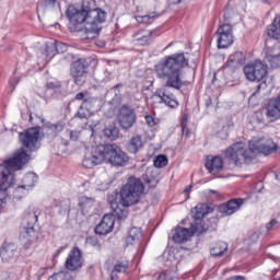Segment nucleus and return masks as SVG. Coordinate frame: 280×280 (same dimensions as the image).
Returning a JSON list of instances; mask_svg holds the SVG:
<instances>
[{"label": "nucleus", "mask_w": 280, "mask_h": 280, "mask_svg": "<svg viewBox=\"0 0 280 280\" xmlns=\"http://www.w3.org/2000/svg\"><path fill=\"white\" fill-rule=\"evenodd\" d=\"M40 119V121H45V119H43V118H39Z\"/></svg>", "instance_id": "59"}, {"label": "nucleus", "mask_w": 280, "mask_h": 280, "mask_svg": "<svg viewBox=\"0 0 280 280\" xmlns=\"http://www.w3.org/2000/svg\"><path fill=\"white\" fill-rule=\"evenodd\" d=\"M70 141H78L80 139V131H69Z\"/></svg>", "instance_id": "44"}, {"label": "nucleus", "mask_w": 280, "mask_h": 280, "mask_svg": "<svg viewBox=\"0 0 280 280\" xmlns=\"http://www.w3.org/2000/svg\"><path fill=\"white\" fill-rule=\"evenodd\" d=\"M266 117L271 122L279 121L280 119V94L269 100L266 106Z\"/></svg>", "instance_id": "16"}, {"label": "nucleus", "mask_w": 280, "mask_h": 280, "mask_svg": "<svg viewBox=\"0 0 280 280\" xmlns=\"http://www.w3.org/2000/svg\"><path fill=\"white\" fill-rule=\"evenodd\" d=\"M124 86V84L121 83H118L116 84L112 91H114L115 93V96L112 98V101L108 103V106H110L112 104H115L113 105L110 108H109V117H113V115H115V110L117 108V106H119V104H121V92L119 91V89H121Z\"/></svg>", "instance_id": "23"}, {"label": "nucleus", "mask_w": 280, "mask_h": 280, "mask_svg": "<svg viewBox=\"0 0 280 280\" xmlns=\"http://www.w3.org/2000/svg\"><path fill=\"white\" fill-rule=\"evenodd\" d=\"M115 220L124 222V220H119L115 214V210H113L112 214H105L94 230L96 235H108V233H113V229H115Z\"/></svg>", "instance_id": "14"}, {"label": "nucleus", "mask_w": 280, "mask_h": 280, "mask_svg": "<svg viewBox=\"0 0 280 280\" xmlns=\"http://www.w3.org/2000/svg\"><path fill=\"white\" fill-rule=\"evenodd\" d=\"M206 167L210 174H219L224 167V160L222 156H214L210 161H207Z\"/></svg>", "instance_id": "21"}, {"label": "nucleus", "mask_w": 280, "mask_h": 280, "mask_svg": "<svg viewBox=\"0 0 280 280\" xmlns=\"http://www.w3.org/2000/svg\"><path fill=\"white\" fill-rule=\"evenodd\" d=\"M275 224H277L276 219H273L269 223H267V225H266L267 231H270V229H272L275 226Z\"/></svg>", "instance_id": "48"}, {"label": "nucleus", "mask_w": 280, "mask_h": 280, "mask_svg": "<svg viewBox=\"0 0 280 280\" xmlns=\"http://www.w3.org/2000/svg\"><path fill=\"white\" fill-rule=\"evenodd\" d=\"M244 205V199H231L226 203L221 205L219 211L224 215H233L236 211H240V207Z\"/></svg>", "instance_id": "18"}, {"label": "nucleus", "mask_w": 280, "mask_h": 280, "mask_svg": "<svg viewBox=\"0 0 280 280\" xmlns=\"http://www.w3.org/2000/svg\"><path fill=\"white\" fill-rule=\"evenodd\" d=\"M143 191H145L143 182L137 177H129L120 190V202L113 197H108L109 205L118 220H126L128 218V208L132 207V205H138Z\"/></svg>", "instance_id": "5"}, {"label": "nucleus", "mask_w": 280, "mask_h": 280, "mask_svg": "<svg viewBox=\"0 0 280 280\" xmlns=\"http://www.w3.org/2000/svg\"><path fill=\"white\" fill-rule=\"evenodd\" d=\"M117 271H115L114 269H113V271H112V276H110V280H117V273H116Z\"/></svg>", "instance_id": "50"}, {"label": "nucleus", "mask_w": 280, "mask_h": 280, "mask_svg": "<svg viewBox=\"0 0 280 280\" xmlns=\"http://www.w3.org/2000/svg\"><path fill=\"white\" fill-rule=\"evenodd\" d=\"M142 149H143V138H141V136L132 137L127 144V151L130 154H137V152H139V150H142Z\"/></svg>", "instance_id": "26"}, {"label": "nucleus", "mask_w": 280, "mask_h": 280, "mask_svg": "<svg viewBox=\"0 0 280 280\" xmlns=\"http://www.w3.org/2000/svg\"><path fill=\"white\" fill-rule=\"evenodd\" d=\"M74 100L82 102L81 106H84L86 109L91 108L97 100L89 97L85 92H80L74 96Z\"/></svg>", "instance_id": "31"}, {"label": "nucleus", "mask_w": 280, "mask_h": 280, "mask_svg": "<svg viewBox=\"0 0 280 280\" xmlns=\"http://www.w3.org/2000/svg\"><path fill=\"white\" fill-rule=\"evenodd\" d=\"M213 209L209 207L207 203H198L192 210H191V217L194 220L198 222V220H202L208 213H211Z\"/></svg>", "instance_id": "22"}, {"label": "nucleus", "mask_w": 280, "mask_h": 280, "mask_svg": "<svg viewBox=\"0 0 280 280\" xmlns=\"http://www.w3.org/2000/svg\"><path fill=\"white\" fill-rule=\"evenodd\" d=\"M246 80L249 82H258L256 85V93L259 91H264L268 89V84L266 83V75H268V66H266L260 60H256L253 63H248L243 69Z\"/></svg>", "instance_id": "7"}, {"label": "nucleus", "mask_w": 280, "mask_h": 280, "mask_svg": "<svg viewBox=\"0 0 280 280\" xmlns=\"http://www.w3.org/2000/svg\"><path fill=\"white\" fill-rule=\"evenodd\" d=\"M30 161H32V155L22 147L13 154V158L0 164V205L5 202L8 189L12 187L14 180L12 172H20Z\"/></svg>", "instance_id": "6"}, {"label": "nucleus", "mask_w": 280, "mask_h": 280, "mask_svg": "<svg viewBox=\"0 0 280 280\" xmlns=\"http://www.w3.org/2000/svg\"><path fill=\"white\" fill-rule=\"evenodd\" d=\"M89 109L85 106L80 105L78 113L74 115L77 119H86L89 117Z\"/></svg>", "instance_id": "40"}, {"label": "nucleus", "mask_w": 280, "mask_h": 280, "mask_svg": "<svg viewBox=\"0 0 280 280\" xmlns=\"http://www.w3.org/2000/svg\"><path fill=\"white\" fill-rule=\"evenodd\" d=\"M190 189H192L191 185L186 186L185 189H184V194H189Z\"/></svg>", "instance_id": "51"}, {"label": "nucleus", "mask_w": 280, "mask_h": 280, "mask_svg": "<svg viewBox=\"0 0 280 280\" xmlns=\"http://www.w3.org/2000/svg\"><path fill=\"white\" fill-rule=\"evenodd\" d=\"M62 253V248H59L58 250H57V255H60Z\"/></svg>", "instance_id": "54"}, {"label": "nucleus", "mask_w": 280, "mask_h": 280, "mask_svg": "<svg viewBox=\"0 0 280 280\" xmlns=\"http://www.w3.org/2000/svg\"><path fill=\"white\" fill-rule=\"evenodd\" d=\"M244 65V54L242 51H235L229 57L228 62L224 65L228 69H237Z\"/></svg>", "instance_id": "24"}, {"label": "nucleus", "mask_w": 280, "mask_h": 280, "mask_svg": "<svg viewBox=\"0 0 280 280\" xmlns=\"http://www.w3.org/2000/svg\"><path fill=\"white\" fill-rule=\"evenodd\" d=\"M267 34L270 38H276V40H279L280 38V15L279 14L275 16L272 24L268 26Z\"/></svg>", "instance_id": "27"}, {"label": "nucleus", "mask_w": 280, "mask_h": 280, "mask_svg": "<svg viewBox=\"0 0 280 280\" xmlns=\"http://www.w3.org/2000/svg\"><path fill=\"white\" fill-rule=\"evenodd\" d=\"M154 19H156V14H154V13H151L149 15H138V16H136L137 23H144L145 25L152 23V21H154Z\"/></svg>", "instance_id": "35"}, {"label": "nucleus", "mask_w": 280, "mask_h": 280, "mask_svg": "<svg viewBox=\"0 0 280 280\" xmlns=\"http://www.w3.org/2000/svg\"><path fill=\"white\" fill-rule=\"evenodd\" d=\"M183 0H171V5H178Z\"/></svg>", "instance_id": "52"}, {"label": "nucleus", "mask_w": 280, "mask_h": 280, "mask_svg": "<svg viewBox=\"0 0 280 280\" xmlns=\"http://www.w3.org/2000/svg\"><path fill=\"white\" fill-rule=\"evenodd\" d=\"M106 11L95 7V0L83 2L81 7L70 4L66 10V16L69 21L70 32H82V25L85 23L83 38L93 40L102 32V23H106Z\"/></svg>", "instance_id": "1"}, {"label": "nucleus", "mask_w": 280, "mask_h": 280, "mask_svg": "<svg viewBox=\"0 0 280 280\" xmlns=\"http://www.w3.org/2000/svg\"><path fill=\"white\" fill-rule=\"evenodd\" d=\"M88 244H90V246H93L94 248H96V250H102V244H100V241L97 240V237L95 236H89L86 238Z\"/></svg>", "instance_id": "41"}, {"label": "nucleus", "mask_w": 280, "mask_h": 280, "mask_svg": "<svg viewBox=\"0 0 280 280\" xmlns=\"http://www.w3.org/2000/svg\"><path fill=\"white\" fill-rule=\"evenodd\" d=\"M40 137V127H33L24 132H20L19 139L22 143L23 148H26L28 152H36L40 144L38 143V139Z\"/></svg>", "instance_id": "9"}, {"label": "nucleus", "mask_w": 280, "mask_h": 280, "mask_svg": "<svg viewBox=\"0 0 280 280\" xmlns=\"http://www.w3.org/2000/svg\"><path fill=\"white\" fill-rule=\"evenodd\" d=\"M104 161L114 167H126L128 161H130V156H128V153L124 152L119 145L108 143L92 147L90 151L85 152L82 163L83 167L91 170L95 167V165H102Z\"/></svg>", "instance_id": "4"}, {"label": "nucleus", "mask_w": 280, "mask_h": 280, "mask_svg": "<svg viewBox=\"0 0 280 280\" xmlns=\"http://www.w3.org/2000/svg\"><path fill=\"white\" fill-rule=\"evenodd\" d=\"M68 49L67 44L62 42H54L46 45V56H56V54H65ZM56 51V54H54Z\"/></svg>", "instance_id": "25"}, {"label": "nucleus", "mask_w": 280, "mask_h": 280, "mask_svg": "<svg viewBox=\"0 0 280 280\" xmlns=\"http://www.w3.org/2000/svg\"><path fill=\"white\" fill-rule=\"evenodd\" d=\"M215 36H218L217 43L219 49H226L228 47H231L234 43L233 26L229 23L219 26L215 32Z\"/></svg>", "instance_id": "12"}, {"label": "nucleus", "mask_w": 280, "mask_h": 280, "mask_svg": "<svg viewBox=\"0 0 280 280\" xmlns=\"http://www.w3.org/2000/svg\"><path fill=\"white\" fill-rule=\"evenodd\" d=\"M147 183L150 185V183H152V182L149 179V180H147Z\"/></svg>", "instance_id": "56"}, {"label": "nucleus", "mask_w": 280, "mask_h": 280, "mask_svg": "<svg viewBox=\"0 0 280 280\" xmlns=\"http://www.w3.org/2000/svg\"><path fill=\"white\" fill-rule=\"evenodd\" d=\"M118 124L122 130H130L137 124V113L128 105H122L118 114Z\"/></svg>", "instance_id": "11"}, {"label": "nucleus", "mask_w": 280, "mask_h": 280, "mask_svg": "<svg viewBox=\"0 0 280 280\" xmlns=\"http://www.w3.org/2000/svg\"><path fill=\"white\" fill-rule=\"evenodd\" d=\"M36 183H38V175L35 173H27L23 178V185L18 186L14 189V196H20L25 189H32Z\"/></svg>", "instance_id": "19"}, {"label": "nucleus", "mask_w": 280, "mask_h": 280, "mask_svg": "<svg viewBox=\"0 0 280 280\" xmlns=\"http://www.w3.org/2000/svg\"><path fill=\"white\" fill-rule=\"evenodd\" d=\"M211 191V194H215V190H210Z\"/></svg>", "instance_id": "57"}, {"label": "nucleus", "mask_w": 280, "mask_h": 280, "mask_svg": "<svg viewBox=\"0 0 280 280\" xmlns=\"http://www.w3.org/2000/svg\"><path fill=\"white\" fill-rule=\"evenodd\" d=\"M226 12H229V10H225V11H224V18H225V19H226Z\"/></svg>", "instance_id": "55"}, {"label": "nucleus", "mask_w": 280, "mask_h": 280, "mask_svg": "<svg viewBox=\"0 0 280 280\" xmlns=\"http://www.w3.org/2000/svg\"><path fill=\"white\" fill-rule=\"evenodd\" d=\"M21 117H22V119H24V120H27L28 119V121L32 124V121H33V119H34V117H32V112L31 110H27V113L25 114V113H21Z\"/></svg>", "instance_id": "45"}, {"label": "nucleus", "mask_w": 280, "mask_h": 280, "mask_svg": "<svg viewBox=\"0 0 280 280\" xmlns=\"http://www.w3.org/2000/svg\"><path fill=\"white\" fill-rule=\"evenodd\" d=\"M86 69H89V63L84 59H79L71 65L70 75L78 86H82L86 82Z\"/></svg>", "instance_id": "10"}, {"label": "nucleus", "mask_w": 280, "mask_h": 280, "mask_svg": "<svg viewBox=\"0 0 280 280\" xmlns=\"http://www.w3.org/2000/svg\"><path fill=\"white\" fill-rule=\"evenodd\" d=\"M267 62H269L272 69H278L280 67V55H272V52H266Z\"/></svg>", "instance_id": "32"}, {"label": "nucleus", "mask_w": 280, "mask_h": 280, "mask_svg": "<svg viewBox=\"0 0 280 280\" xmlns=\"http://www.w3.org/2000/svg\"><path fill=\"white\" fill-rule=\"evenodd\" d=\"M145 121L148 124V126H150L151 128L155 126L156 122H154V117L148 115L145 116Z\"/></svg>", "instance_id": "46"}, {"label": "nucleus", "mask_w": 280, "mask_h": 280, "mask_svg": "<svg viewBox=\"0 0 280 280\" xmlns=\"http://www.w3.org/2000/svg\"><path fill=\"white\" fill-rule=\"evenodd\" d=\"M128 260H117L116 265L114 266V272H125L128 270Z\"/></svg>", "instance_id": "37"}, {"label": "nucleus", "mask_w": 280, "mask_h": 280, "mask_svg": "<svg viewBox=\"0 0 280 280\" xmlns=\"http://www.w3.org/2000/svg\"><path fill=\"white\" fill-rule=\"evenodd\" d=\"M40 217V209L37 207H28L24 212V218L22 221V228L20 230L21 240H27V242H34L38 234L36 233V224L38 223V218Z\"/></svg>", "instance_id": "8"}, {"label": "nucleus", "mask_w": 280, "mask_h": 280, "mask_svg": "<svg viewBox=\"0 0 280 280\" xmlns=\"http://www.w3.org/2000/svg\"><path fill=\"white\" fill-rule=\"evenodd\" d=\"M180 127H182V135H184V137H189V135H191V132L189 131V128H187V114H185L182 117Z\"/></svg>", "instance_id": "39"}, {"label": "nucleus", "mask_w": 280, "mask_h": 280, "mask_svg": "<svg viewBox=\"0 0 280 280\" xmlns=\"http://www.w3.org/2000/svg\"><path fill=\"white\" fill-rule=\"evenodd\" d=\"M47 88L49 91L60 92V90L62 89V85L60 84V82L55 81V82H48Z\"/></svg>", "instance_id": "42"}, {"label": "nucleus", "mask_w": 280, "mask_h": 280, "mask_svg": "<svg viewBox=\"0 0 280 280\" xmlns=\"http://www.w3.org/2000/svg\"><path fill=\"white\" fill-rule=\"evenodd\" d=\"M189 67V54L176 52L165 56L155 65V73L159 80H166L165 86L180 91L185 86L183 69Z\"/></svg>", "instance_id": "3"}, {"label": "nucleus", "mask_w": 280, "mask_h": 280, "mask_svg": "<svg viewBox=\"0 0 280 280\" xmlns=\"http://www.w3.org/2000/svg\"><path fill=\"white\" fill-rule=\"evenodd\" d=\"M143 237V233L140 228H131L128 232V236L126 237V244L132 245L137 244L139 240Z\"/></svg>", "instance_id": "30"}, {"label": "nucleus", "mask_w": 280, "mask_h": 280, "mask_svg": "<svg viewBox=\"0 0 280 280\" xmlns=\"http://www.w3.org/2000/svg\"><path fill=\"white\" fill-rule=\"evenodd\" d=\"M207 231H209V228H205V225H201L200 228L191 225L192 235H196V233H207Z\"/></svg>", "instance_id": "43"}, {"label": "nucleus", "mask_w": 280, "mask_h": 280, "mask_svg": "<svg viewBox=\"0 0 280 280\" xmlns=\"http://www.w3.org/2000/svg\"><path fill=\"white\" fill-rule=\"evenodd\" d=\"M155 97H159L160 104H165L170 108H178V101L165 88H160L155 91Z\"/></svg>", "instance_id": "17"}, {"label": "nucleus", "mask_w": 280, "mask_h": 280, "mask_svg": "<svg viewBox=\"0 0 280 280\" xmlns=\"http://www.w3.org/2000/svg\"><path fill=\"white\" fill-rule=\"evenodd\" d=\"M167 163H168V160L166 155H163V154L158 155L153 161L154 167H159V168L166 167Z\"/></svg>", "instance_id": "36"}, {"label": "nucleus", "mask_w": 280, "mask_h": 280, "mask_svg": "<svg viewBox=\"0 0 280 280\" xmlns=\"http://www.w3.org/2000/svg\"><path fill=\"white\" fill-rule=\"evenodd\" d=\"M265 3H268V0H264Z\"/></svg>", "instance_id": "58"}, {"label": "nucleus", "mask_w": 280, "mask_h": 280, "mask_svg": "<svg viewBox=\"0 0 280 280\" xmlns=\"http://www.w3.org/2000/svg\"><path fill=\"white\" fill-rule=\"evenodd\" d=\"M84 260H82V250L80 247H73L65 261L66 270H70V272H75L82 268Z\"/></svg>", "instance_id": "15"}, {"label": "nucleus", "mask_w": 280, "mask_h": 280, "mask_svg": "<svg viewBox=\"0 0 280 280\" xmlns=\"http://www.w3.org/2000/svg\"><path fill=\"white\" fill-rule=\"evenodd\" d=\"M47 128L54 132V135H58V132H62V130H65V122L59 121L57 124L48 125Z\"/></svg>", "instance_id": "38"}, {"label": "nucleus", "mask_w": 280, "mask_h": 280, "mask_svg": "<svg viewBox=\"0 0 280 280\" xmlns=\"http://www.w3.org/2000/svg\"><path fill=\"white\" fill-rule=\"evenodd\" d=\"M63 280H73V277H71V276H66Z\"/></svg>", "instance_id": "53"}, {"label": "nucleus", "mask_w": 280, "mask_h": 280, "mask_svg": "<svg viewBox=\"0 0 280 280\" xmlns=\"http://www.w3.org/2000/svg\"><path fill=\"white\" fill-rule=\"evenodd\" d=\"M135 38L138 45H142V46L150 45V43H152V31L142 35L141 37H139V34H137L135 35Z\"/></svg>", "instance_id": "33"}, {"label": "nucleus", "mask_w": 280, "mask_h": 280, "mask_svg": "<svg viewBox=\"0 0 280 280\" xmlns=\"http://www.w3.org/2000/svg\"><path fill=\"white\" fill-rule=\"evenodd\" d=\"M189 237H191L189 229L177 226L174 230L172 240L176 244H185V242L189 241Z\"/></svg>", "instance_id": "20"}, {"label": "nucleus", "mask_w": 280, "mask_h": 280, "mask_svg": "<svg viewBox=\"0 0 280 280\" xmlns=\"http://www.w3.org/2000/svg\"><path fill=\"white\" fill-rule=\"evenodd\" d=\"M277 152V143L272 139L261 138L257 141H249L248 148L242 142H236L225 150L226 159H230L236 167L248 165L257 159L258 154L269 156Z\"/></svg>", "instance_id": "2"}, {"label": "nucleus", "mask_w": 280, "mask_h": 280, "mask_svg": "<svg viewBox=\"0 0 280 280\" xmlns=\"http://www.w3.org/2000/svg\"><path fill=\"white\" fill-rule=\"evenodd\" d=\"M228 250L229 245L222 241H219L210 248V255L212 257H224V253Z\"/></svg>", "instance_id": "28"}, {"label": "nucleus", "mask_w": 280, "mask_h": 280, "mask_svg": "<svg viewBox=\"0 0 280 280\" xmlns=\"http://www.w3.org/2000/svg\"><path fill=\"white\" fill-rule=\"evenodd\" d=\"M42 1V3H44V5H46V8L47 7H51V8H54V5H56V1L57 0H40Z\"/></svg>", "instance_id": "47"}, {"label": "nucleus", "mask_w": 280, "mask_h": 280, "mask_svg": "<svg viewBox=\"0 0 280 280\" xmlns=\"http://www.w3.org/2000/svg\"><path fill=\"white\" fill-rule=\"evenodd\" d=\"M103 132L110 141H117L119 139V127H117V122L115 121L110 122Z\"/></svg>", "instance_id": "29"}, {"label": "nucleus", "mask_w": 280, "mask_h": 280, "mask_svg": "<svg viewBox=\"0 0 280 280\" xmlns=\"http://www.w3.org/2000/svg\"><path fill=\"white\" fill-rule=\"evenodd\" d=\"M275 280H280V278H277V279H275Z\"/></svg>", "instance_id": "60"}, {"label": "nucleus", "mask_w": 280, "mask_h": 280, "mask_svg": "<svg viewBox=\"0 0 280 280\" xmlns=\"http://www.w3.org/2000/svg\"><path fill=\"white\" fill-rule=\"evenodd\" d=\"M0 259L3 264H14L19 259V246L12 242H4L0 246Z\"/></svg>", "instance_id": "13"}, {"label": "nucleus", "mask_w": 280, "mask_h": 280, "mask_svg": "<svg viewBox=\"0 0 280 280\" xmlns=\"http://www.w3.org/2000/svg\"><path fill=\"white\" fill-rule=\"evenodd\" d=\"M226 280H246V277L244 276H234V277H230Z\"/></svg>", "instance_id": "49"}, {"label": "nucleus", "mask_w": 280, "mask_h": 280, "mask_svg": "<svg viewBox=\"0 0 280 280\" xmlns=\"http://www.w3.org/2000/svg\"><path fill=\"white\" fill-rule=\"evenodd\" d=\"M93 205H95V200L93 198L81 197L79 200V207H81L82 211H88V209H91Z\"/></svg>", "instance_id": "34"}]
</instances>
